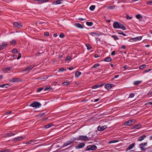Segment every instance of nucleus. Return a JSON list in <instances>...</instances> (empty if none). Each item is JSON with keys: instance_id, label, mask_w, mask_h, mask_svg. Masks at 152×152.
Returning a JSON list of instances; mask_svg holds the SVG:
<instances>
[{"instance_id": "obj_1", "label": "nucleus", "mask_w": 152, "mask_h": 152, "mask_svg": "<svg viewBox=\"0 0 152 152\" xmlns=\"http://www.w3.org/2000/svg\"><path fill=\"white\" fill-rule=\"evenodd\" d=\"M89 139V138L86 136L80 135L79 137L74 138V140L72 141H68L64 143L62 146V147H64L69 145L70 144L73 143L74 141L76 140L77 141H86Z\"/></svg>"}, {"instance_id": "obj_2", "label": "nucleus", "mask_w": 152, "mask_h": 152, "mask_svg": "<svg viewBox=\"0 0 152 152\" xmlns=\"http://www.w3.org/2000/svg\"><path fill=\"white\" fill-rule=\"evenodd\" d=\"M113 25L115 28H121L124 30L126 29V28L124 25L118 22H114Z\"/></svg>"}, {"instance_id": "obj_3", "label": "nucleus", "mask_w": 152, "mask_h": 152, "mask_svg": "<svg viewBox=\"0 0 152 152\" xmlns=\"http://www.w3.org/2000/svg\"><path fill=\"white\" fill-rule=\"evenodd\" d=\"M97 148V147L95 145H89L87 147L86 151H94L96 150Z\"/></svg>"}, {"instance_id": "obj_4", "label": "nucleus", "mask_w": 152, "mask_h": 152, "mask_svg": "<svg viewBox=\"0 0 152 152\" xmlns=\"http://www.w3.org/2000/svg\"><path fill=\"white\" fill-rule=\"evenodd\" d=\"M13 26L14 28L17 29H19L23 26L20 22H14L13 23Z\"/></svg>"}, {"instance_id": "obj_5", "label": "nucleus", "mask_w": 152, "mask_h": 152, "mask_svg": "<svg viewBox=\"0 0 152 152\" xmlns=\"http://www.w3.org/2000/svg\"><path fill=\"white\" fill-rule=\"evenodd\" d=\"M41 104H40L39 102H34L30 105V106L31 107H39L41 106Z\"/></svg>"}, {"instance_id": "obj_6", "label": "nucleus", "mask_w": 152, "mask_h": 152, "mask_svg": "<svg viewBox=\"0 0 152 152\" xmlns=\"http://www.w3.org/2000/svg\"><path fill=\"white\" fill-rule=\"evenodd\" d=\"M34 66L35 65H31L29 66L26 68L25 69L23 70L22 71L23 72H28L32 68L34 67Z\"/></svg>"}, {"instance_id": "obj_7", "label": "nucleus", "mask_w": 152, "mask_h": 152, "mask_svg": "<svg viewBox=\"0 0 152 152\" xmlns=\"http://www.w3.org/2000/svg\"><path fill=\"white\" fill-rule=\"evenodd\" d=\"M147 143L146 142L142 143L140 144L139 145L140 147V149L142 151H145V148H144V147L146 145Z\"/></svg>"}, {"instance_id": "obj_8", "label": "nucleus", "mask_w": 152, "mask_h": 152, "mask_svg": "<svg viewBox=\"0 0 152 152\" xmlns=\"http://www.w3.org/2000/svg\"><path fill=\"white\" fill-rule=\"evenodd\" d=\"M85 145V143H80L77 146H75V148L77 149H80L83 148Z\"/></svg>"}, {"instance_id": "obj_9", "label": "nucleus", "mask_w": 152, "mask_h": 152, "mask_svg": "<svg viewBox=\"0 0 152 152\" xmlns=\"http://www.w3.org/2000/svg\"><path fill=\"white\" fill-rule=\"evenodd\" d=\"M107 127V126H99L98 127L97 129L99 131H102L105 129Z\"/></svg>"}, {"instance_id": "obj_10", "label": "nucleus", "mask_w": 152, "mask_h": 152, "mask_svg": "<svg viewBox=\"0 0 152 152\" xmlns=\"http://www.w3.org/2000/svg\"><path fill=\"white\" fill-rule=\"evenodd\" d=\"M133 121L129 120L126 121L124 124L125 126H131L132 124Z\"/></svg>"}, {"instance_id": "obj_11", "label": "nucleus", "mask_w": 152, "mask_h": 152, "mask_svg": "<svg viewBox=\"0 0 152 152\" xmlns=\"http://www.w3.org/2000/svg\"><path fill=\"white\" fill-rule=\"evenodd\" d=\"M146 137V136L145 135H143L142 136L140 137L137 140L138 141H141L143 140Z\"/></svg>"}, {"instance_id": "obj_12", "label": "nucleus", "mask_w": 152, "mask_h": 152, "mask_svg": "<svg viewBox=\"0 0 152 152\" xmlns=\"http://www.w3.org/2000/svg\"><path fill=\"white\" fill-rule=\"evenodd\" d=\"M10 81L12 83L17 82L19 81V79L18 78H12L10 80Z\"/></svg>"}, {"instance_id": "obj_13", "label": "nucleus", "mask_w": 152, "mask_h": 152, "mask_svg": "<svg viewBox=\"0 0 152 152\" xmlns=\"http://www.w3.org/2000/svg\"><path fill=\"white\" fill-rule=\"evenodd\" d=\"M63 0H56L55 1L53 2V4L54 5H57L58 4H60L61 3L62 1H63Z\"/></svg>"}, {"instance_id": "obj_14", "label": "nucleus", "mask_w": 152, "mask_h": 152, "mask_svg": "<svg viewBox=\"0 0 152 152\" xmlns=\"http://www.w3.org/2000/svg\"><path fill=\"white\" fill-rule=\"evenodd\" d=\"M103 85V84H97L92 87V89H96L102 87Z\"/></svg>"}, {"instance_id": "obj_15", "label": "nucleus", "mask_w": 152, "mask_h": 152, "mask_svg": "<svg viewBox=\"0 0 152 152\" xmlns=\"http://www.w3.org/2000/svg\"><path fill=\"white\" fill-rule=\"evenodd\" d=\"M105 88L107 89H110L112 88V85L111 84H107L105 86Z\"/></svg>"}, {"instance_id": "obj_16", "label": "nucleus", "mask_w": 152, "mask_h": 152, "mask_svg": "<svg viewBox=\"0 0 152 152\" xmlns=\"http://www.w3.org/2000/svg\"><path fill=\"white\" fill-rule=\"evenodd\" d=\"M75 26L78 28H83V26L79 23H75Z\"/></svg>"}, {"instance_id": "obj_17", "label": "nucleus", "mask_w": 152, "mask_h": 152, "mask_svg": "<svg viewBox=\"0 0 152 152\" xmlns=\"http://www.w3.org/2000/svg\"><path fill=\"white\" fill-rule=\"evenodd\" d=\"M134 143H133L132 144L130 145L129 147L127 148L126 151L130 150L132 149L135 145Z\"/></svg>"}, {"instance_id": "obj_18", "label": "nucleus", "mask_w": 152, "mask_h": 152, "mask_svg": "<svg viewBox=\"0 0 152 152\" xmlns=\"http://www.w3.org/2000/svg\"><path fill=\"white\" fill-rule=\"evenodd\" d=\"M81 73L80 72L78 71L76 72L75 73V77H78L81 75Z\"/></svg>"}, {"instance_id": "obj_19", "label": "nucleus", "mask_w": 152, "mask_h": 152, "mask_svg": "<svg viewBox=\"0 0 152 152\" xmlns=\"http://www.w3.org/2000/svg\"><path fill=\"white\" fill-rule=\"evenodd\" d=\"M53 124L52 123H50L46 125L44 127V128L48 129L53 126Z\"/></svg>"}, {"instance_id": "obj_20", "label": "nucleus", "mask_w": 152, "mask_h": 152, "mask_svg": "<svg viewBox=\"0 0 152 152\" xmlns=\"http://www.w3.org/2000/svg\"><path fill=\"white\" fill-rule=\"evenodd\" d=\"M15 134L12 133V132H9L8 133H7L5 135V137H10L12 135H14Z\"/></svg>"}, {"instance_id": "obj_21", "label": "nucleus", "mask_w": 152, "mask_h": 152, "mask_svg": "<svg viewBox=\"0 0 152 152\" xmlns=\"http://www.w3.org/2000/svg\"><path fill=\"white\" fill-rule=\"evenodd\" d=\"M11 151L10 149H3L0 150V152H10Z\"/></svg>"}, {"instance_id": "obj_22", "label": "nucleus", "mask_w": 152, "mask_h": 152, "mask_svg": "<svg viewBox=\"0 0 152 152\" xmlns=\"http://www.w3.org/2000/svg\"><path fill=\"white\" fill-rule=\"evenodd\" d=\"M112 59L110 57H108L106 58L104 61H107V62H110L111 61Z\"/></svg>"}, {"instance_id": "obj_23", "label": "nucleus", "mask_w": 152, "mask_h": 152, "mask_svg": "<svg viewBox=\"0 0 152 152\" xmlns=\"http://www.w3.org/2000/svg\"><path fill=\"white\" fill-rule=\"evenodd\" d=\"M142 38V37L139 36L134 38V41H136L137 40H140Z\"/></svg>"}, {"instance_id": "obj_24", "label": "nucleus", "mask_w": 152, "mask_h": 152, "mask_svg": "<svg viewBox=\"0 0 152 152\" xmlns=\"http://www.w3.org/2000/svg\"><path fill=\"white\" fill-rule=\"evenodd\" d=\"M25 137L24 136H22L20 137H19L15 138V139L17 140H20L24 139Z\"/></svg>"}, {"instance_id": "obj_25", "label": "nucleus", "mask_w": 152, "mask_h": 152, "mask_svg": "<svg viewBox=\"0 0 152 152\" xmlns=\"http://www.w3.org/2000/svg\"><path fill=\"white\" fill-rule=\"evenodd\" d=\"M52 89H53V88L52 87H51L50 86H48L47 87H46L44 89V90L45 91H46L47 90H48V91H49Z\"/></svg>"}, {"instance_id": "obj_26", "label": "nucleus", "mask_w": 152, "mask_h": 152, "mask_svg": "<svg viewBox=\"0 0 152 152\" xmlns=\"http://www.w3.org/2000/svg\"><path fill=\"white\" fill-rule=\"evenodd\" d=\"M9 86V85L8 84H4L0 85V87L1 88H8Z\"/></svg>"}, {"instance_id": "obj_27", "label": "nucleus", "mask_w": 152, "mask_h": 152, "mask_svg": "<svg viewBox=\"0 0 152 152\" xmlns=\"http://www.w3.org/2000/svg\"><path fill=\"white\" fill-rule=\"evenodd\" d=\"M141 127V125L140 124H137L134 125L133 127V128L139 129Z\"/></svg>"}, {"instance_id": "obj_28", "label": "nucleus", "mask_w": 152, "mask_h": 152, "mask_svg": "<svg viewBox=\"0 0 152 152\" xmlns=\"http://www.w3.org/2000/svg\"><path fill=\"white\" fill-rule=\"evenodd\" d=\"M10 43L11 45H16V40L15 39H13L10 42Z\"/></svg>"}, {"instance_id": "obj_29", "label": "nucleus", "mask_w": 152, "mask_h": 152, "mask_svg": "<svg viewBox=\"0 0 152 152\" xmlns=\"http://www.w3.org/2000/svg\"><path fill=\"white\" fill-rule=\"evenodd\" d=\"M142 82L141 81H136L134 83V85L135 86H137L140 84L141 82Z\"/></svg>"}, {"instance_id": "obj_30", "label": "nucleus", "mask_w": 152, "mask_h": 152, "mask_svg": "<svg viewBox=\"0 0 152 152\" xmlns=\"http://www.w3.org/2000/svg\"><path fill=\"white\" fill-rule=\"evenodd\" d=\"M49 1V0H39L38 2L39 4H41L43 3L48 2Z\"/></svg>"}, {"instance_id": "obj_31", "label": "nucleus", "mask_w": 152, "mask_h": 152, "mask_svg": "<svg viewBox=\"0 0 152 152\" xmlns=\"http://www.w3.org/2000/svg\"><path fill=\"white\" fill-rule=\"evenodd\" d=\"M115 6H110L107 7V8L108 9L113 10L115 8Z\"/></svg>"}, {"instance_id": "obj_32", "label": "nucleus", "mask_w": 152, "mask_h": 152, "mask_svg": "<svg viewBox=\"0 0 152 152\" xmlns=\"http://www.w3.org/2000/svg\"><path fill=\"white\" fill-rule=\"evenodd\" d=\"M146 67V65L145 64H143L140 66L139 67V69H142L145 68Z\"/></svg>"}, {"instance_id": "obj_33", "label": "nucleus", "mask_w": 152, "mask_h": 152, "mask_svg": "<svg viewBox=\"0 0 152 152\" xmlns=\"http://www.w3.org/2000/svg\"><path fill=\"white\" fill-rule=\"evenodd\" d=\"M86 47L88 50H90L91 48V45L89 44L86 45Z\"/></svg>"}, {"instance_id": "obj_34", "label": "nucleus", "mask_w": 152, "mask_h": 152, "mask_svg": "<svg viewBox=\"0 0 152 152\" xmlns=\"http://www.w3.org/2000/svg\"><path fill=\"white\" fill-rule=\"evenodd\" d=\"M86 24L89 26H91L93 24V23L91 22H87Z\"/></svg>"}, {"instance_id": "obj_35", "label": "nucleus", "mask_w": 152, "mask_h": 152, "mask_svg": "<svg viewBox=\"0 0 152 152\" xmlns=\"http://www.w3.org/2000/svg\"><path fill=\"white\" fill-rule=\"evenodd\" d=\"M70 82H69V81H66L65 82H64L63 83V84H64V86H65V85H67L68 84H69V83H70Z\"/></svg>"}, {"instance_id": "obj_36", "label": "nucleus", "mask_w": 152, "mask_h": 152, "mask_svg": "<svg viewBox=\"0 0 152 152\" xmlns=\"http://www.w3.org/2000/svg\"><path fill=\"white\" fill-rule=\"evenodd\" d=\"M95 7V6L94 5H91L90 7V9L91 11H93L94 10Z\"/></svg>"}, {"instance_id": "obj_37", "label": "nucleus", "mask_w": 152, "mask_h": 152, "mask_svg": "<svg viewBox=\"0 0 152 152\" xmlns=\"http://www.w3.org/2000/svg\"><path fill=\"white\" fill-rule=\"evenodd\" d=\"M118 141V140H111L109 142V143H115L117 142Z\"/></svg>"}, {"instance_id": "obj_38", "label": "nucleus", "mask_w": 152, "mask_h": 152, "mask_svg": "<svg viewBox=\"0 0 152 152\" xmlns=\"http://www.w3.org/2000/svg\"><path fill=\"white\" fill-rule=\"evenodd\" d=\"M112 37L115 39V40L118 39V38L115 35H113L112 36Z\"/></svg>"}, {"instance_id": "obj_39", "label": "nucleus", "mask_w": 152, "mask_h": 152, "mask_svg": "<svg viewBox=\"0 0 152 152\" xmlns=\"http://www.w3.org/2000/svg\"><path fill=\"white\" fill-rule=\"evenodd\" d=\"M100 66V64H96L94 65L93 68H96L98 66Z\"/></svg>"}, {"instance_id": "obj_40", "label": "nucleus", "mask_w": 152, "mask_h": 152, "mask_svg": "<svg viewBox=\"0 0 152 152\" xmlns=\"http://www.w3.org/2000/svg\"><path fill=\"white\" fill-rule=\"evenodd\" d=\"M7 43L6 42H4L1 45L4 48L6 46H7Z\"/></svg>"}, {"instance_id": "obj_41", "label": "nucleus", "mask_w": 152, "mask_h": 152, "mask_svg": "<svg viewBox=\"0 0 152 152\" xmlns=\"http://www.w3.org/2000/svg\"><path fill=\"white\" fill-rule=\"evenodd\" d=\"M136 18L137 19H139L142 18V17L140 14H138L136 15Z\"/></svg>"}, {"instance_id": "obj_42", "label": "nucleus", "mask_w": 152, "mask_h": 152, "mask_svg": "<svg viewBox=\"0 0 152 152\" xmlns=\"http://www.w3.org/2000/svg\"><path fill=\"white\" fill-rule=\"evenodd\" d=\"M72 57L70 56H67L66 58V61H67L68 60H70L71 59Z\"/></svg>"}, {"instance_id": "obj_43", "label": "nucleus", "mask_w": 152, "mask_h": 152, "mask_svg": "<svg viewBox=\"0 0 152 152\" xmlns=\"http://www.w3.org/2000/svg\"><path fill=\"white\" fill-rule=\"evenodd\" d=\"M90 34L92 36L94 35L97 36V33L96 32H91L90 33Z\"/></svg>"}, {"instance_id": "obj_44", "label": "nucleus", "mask_w": 152, "mask_h": 152, "mask_svg": "<svg viewBox=\"0 0 152 152\" xmlns=\"http://www.w3.org/2000/svg\"><path fill=\"white\" fill-rule=\"evenodd\" d=\"M12 52L14 53H18V50L14 48L12 49Z\"/></svg>"}, {"instance_id": "obj_45", "label": "nucleus", "mask_w": 152, "mask_h": 152, "mask_svg": "<svg viewBox=\"0 0 152 152\" xmlns=\"http://www.w3.org/2000/svg\"><path fill=\"white\" fill-rule=\"evenodd\" d=\"M43 89H44L43 88H38L37 89V92H39L40 91H41Z\"/></svg>"}, {"instance_id": "obj_46", "label": "nucleus", "mask_w": 152, "mask_h": 152, "mask_svg": "<svg viewBox=\"0 0 152 152\" xmlns=\"http://www.w3.org/2000/svg\"><path fill=\"white\" fill-rule=\"evenodd\" d=\"M59 37L61 38H63L64 37V34L63 33H61L59 35Z\"/></svg>"}, {"instance_id": "obj_47", "label": "nucleus", "mask_w": 152, "mask_h": 152, "mask_svg": "<svg viewBox=\"0 0 152 152\" xmlns=\"http://www.w3.org/2000/svg\"><path fill=\"white\" fill-rule=\"evenodd\" d=\"M44 35L45 36H48L49 35V33L48 32H45L44 33Z\"/></svg>"}, {"instance_id": "obj_48", "label": "nucleus", "mask_w": 152, "mask_h": 152, "mask_svg": "<svg viewBox=\"0 0 152 152\" xmlns=\"http://www.w3.org/2000/svg\"><path fill=\"white\" fill-rule=\"evenodd\" d=\"M151 69H150L148 70H145L144 72H143V73H146V72H149V71H151Z\"/></svg>"}, {"instance_id": "obj_49", "label": "nucleus", "mask_w": 152, "mask_h": 152, "mask_svg": "<svg viewBox=\"0 0 152 152\" xmlns=\"http://www.w3.org/2000/svg\"><path fill=\"white\" fill-rule=\"evenodd\" d=\"M126 18H127V19H131L132 18V17H129L128 15H127L126 16Z\"/></svg>"}, {"instance_id": "obj_50", "label": "nucleus", "mask_w": 152, "mask_h": 152, "mask_svg": "<svg viewBox=\"0 0 152 152\" xmlns=\"http://www.w3.org/2000/svg\"><path fill=\"white\" fill-rule=\"evenodd\" d=\"M134 94L133 93L130 94L129 95V97L130 98H132L134 96Z\"/></svg>"}, {"instance_id": "obj_51", "label": "nucleus", "mask_w": 152, "mask_h": 152, "mask_svg": "<svg viewBox=\"0 0 152 152\" xmlns=\"http://www.w3.org/2000/svg\"><path fill=\"white\" fill-rule=\"evenodd\" d=\"M21 54L20 53H19L18 54V56L17 58V59H19L21 57Z\"/></svg>"}, {"instance_id": "obj_52", "label": "nucleus", "mask_w": 152, "mask_h": 152, "mask_svg": "<svg viewBox=\"0 0 152 152\" xmlns=\"http://www.w3.org/2000/svg\"><path fill=\"white\" fill-rule=\"evenodd\" d=\"M12 113L11 111H9L7 112L6 113H5V114L6 115H9L10 114Z\"/></svg>"}, {"instance_id": "obj_53", "label": "nucleus", "mask_w": 152, "mask_h": 152, "mask_svg": "<svg viewBox=\"0 0 152 152\" xmlns=\"http://www.w3.org/2000/svg\"><path fill=\"white\" fill-rule=\"evenodd\" d=\"M64 70V68H61L60 69L58 70L59 72H63Z\"/></svg>"}, {"instance_id": "obj_54", "label": "nucleus", "mask_w": 152, "mask_h": 152, "mask_svg": "<svg viewBox=\"0 0 152 152\" xmlns=\"http://www.w3.org/2000/svg\"><path fill=\"white\" fill-rule=\"evenodd\" d=\"M117 32L120 34H121L122 33V32L120 30H118L117 31Z\"/></svg>"}, {"instance_id": "obj_55", "label": "nucleus", "mask_w": 152, "mask_h": 152, "mask_svg": "<svg viewBox=\"0 0 152 152\" xmlns=\"http://www.w3.org/2000/svg\"><path fill=\"white\" fill-rule=\"evenodd\" d=\"M148 104L152 105V102H148L145 104V105H148Z\"/></svg>"}, {"instance_id": "obj_56", "label": "nucleus", "mask_w": 152, "mask_h": 152, "mask_svg": "<svg viewBox=\"0 0 152 152\" xmlns=\"http://www.w3.org/2000/svg\"><path fill=\"white\" fill-rule=\"evenodd\" d=\"M43 53V52H42L41 53H39H39H37L35 54V56H39L41 53Z\"/></svg>"}, {"instance_id": "obj_57", "label": "nucleus", "mask_w": 152, "mask_h": 152, "mask_svg": "<svg viewBox=\"0 0 152 152\" xmlns=\"http://www.w3.org/2000/svg\"><path fill=\"white\" fill-rule=\"evenodd\" d=\"M115 51H113L112 52V53H111V55L112 56H114V55H115Z\"/></svg>"}, {"instance_id": "obj_58", "label": "nucleus", "mask_w": 152, "mask_h": 152, "mask_svg": "<svg viewBox=\"0 0 152 152\" xmlns=\"http://www.w3.org/2000/svg\"><path fill=\"white\" fill-rule=\"evenodd\" d=\"M129 41L130 42H132L135 41H134V38L130 39L129 40Z\"/></svg>"}, {"instance_id": "obj_59", "label": "nucleus", "mask_w": 152, "mask_h": 152, "mask_svg": "<svg viewBox=\"0 0 152 152\" xmlns=\"http://www.w3.org/2000/svg\"><path fill=\"white\" fill-rule=\"evenodd\" d=\"M147 4H150V5H152V1H149L147 3Z\"/></svg>"}, {"instance_id": "obj_60", "label": "nucleus", "mask_w": 152, "mask_h": 152, "mask_svg": "<svg viewBox=\"0 0 152 152\" xmlns=\"http://www.w3.org/2000/svg\"><path fill=\"white\" fill-rule=\"evenodd\" d=\"M119 2H123L126 0H118Z\"/></svg>"}, {"instance_id": "obj_61", "label": "nucleus", "mask_w": 152, "mask_h": 152, "mask_svg": "<svg viewBox=\"0 0 152 152\" xmlns=\"http://www.w3.org/2000/svg\"><path fill=\"white\" fill-rule=\"evenodd\" d=\"M126 47L125 45H123L122 47H121V48L123 49H125Z\"/></svg>"}, {"instance_id": "obj_62", "label": "nucleus", "mask_w": 152, "mask_h": 152, "mask_svg": "<svg viewBox=\"0 0 152 152\" xmlns=\"http://www.w3.org/2000/svg\"><path fill=\"white\" fill-rule=\"evenodd\" d=\"M78 20H86V19H85V18L83 19L82 18H79Z\"/></svg>"}, {"instance_id": "obj_63", "label": "nucleus", "mask_w": 152, "mask_h": 152, "mask_svg": "<svg viewBox=\"0 0 152 152\" xmlns=\"http://www.w3.org/2000/svg\"><path fill=\"white\" fill-rule=\"evenodd\" d=\"M5 70L6 71L10 70V68H8V67H7L5 68Z\"/></svg>"}, {"instance_id": "obj_64", "label": "nucleus", "mask_w": 152, "mask_h": 152, "mask_svg": "<svg viewBox=\"0 0 152 152\" xmlns=\"http://www.w3.org/2000/svg\"><path fill=\"white\" fill-rule=\"evenodd\" d=\"M94 56L95 58H97L99 57V56L98 54H96L94 55Z\"/></svg>"}]
</instances>
